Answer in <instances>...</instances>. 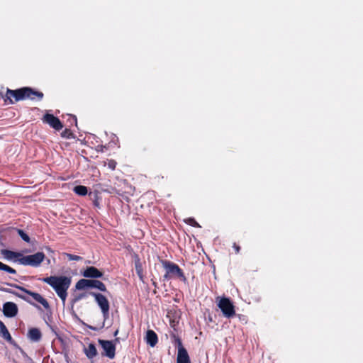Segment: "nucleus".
Masks as SVG:
<instances>
[{
  "instance_id": "obj_25",
  "label": "nucleus",
  "mask_w": 363,
  "mask_h": 363,
  "mask_svg": "<svg viewBox=\"0 0 363 363\" xmlns=\"http://www.w3.org/2000/svg\"><path fill=\"white\" fill-rule=\"evenodd\" d=\"M18 235L26 242H30V237L21 229H17Z\"/></svg>"
},
{
  "instance_id": "obj_10",
  "label": "nucleus",
  "mask_w": 363,
  "mask_h": 363,
  "mask_svg": "<svg viewBox=\"0 0 363 363\" xmlns=\"http://www.w3.org/2000/svg\"><path fill=\"white\" fill-rule=\"evenodd\" d=\"M43 123L49 124L50 127L56 130H60L63 128V125L60 120L51 113H46L43 118Z\"/></svg>"
},
{
  "instance_id": "obj_31",
  "label": "nucleus",
  "mask_w": 363,
  "mask_h": 363,
  "mask_svg": "<svg viewBox=\"0 0 363 363\" xmlns=\"http://www.w3.org/2000/svg\"><path fill=\"white\" fill-rule=\"evenodd\" d=\"M233 247L234 248L235 250V252L236 254H238L240 251V247L236 243V242H234L233 245Z\"/></svg>"
},
{
  "instance_id": "obj_18",
  "label": "nucleus",
  "mask_w": 363,
  "mask_h": 363,
  "mask_svg": "<svg viewBox=\"0 0 363 363\" xmlns=\"http://www.w3.org/2000/svg\"><path fill=\"white\" fill-rule=\"evenodd\" d=\"M0 335L8 342H11L12 340L7 328L1 320H0Z\"/></svg>"
},
{
  "instance_id": "obj_30",
  "label": "nucleus",
  "mask_w": 363,
  "mask_h": 363,
  "mask_svg": "<svg viewBox=\"0 0 363 363\" xmlns=\"http://www.w3.org/2000/svg\"><path fill=\"white\" fill-rule=\"evenodd\" d=\"M86 294H79V296H76L73 300H72V303H76L77 301H78L79 300H80L81 298H84L86 297Z\"/></svg>"
},
{
  "instance_id": "obj_20",
  "label": "nucleus",
  "mask_w": 363,
  "mask_h": 363,
  "mask_svg": "<svg viewBox=\"0 0 363 363\" xmlns=\"http://www.w3.org/2000/svg\"><path fill=\"white\" fill-rule=\"evenodd\" d=\"M74 192L79 196H85L87 194L88 189L85 186L78 185L74 188Z\"/></svg>"
},
{
  "instance_id": "obj_34",
  "label": "nucleus",
  "mask_w": 363,
  "mask_h": 363,
  "mask_svg": "<svg viewBox=\"0 0 363 363\" xmlns=\"http://www.w3.org/2000/svg\"><path fill=\"white\" fill-rule=\"evenodd\" d=\"M94 203L96 206H98L99 205V202L96 200L94 201Z\"/></svg>"
},
{
  "instance_id": "obj_13",
  "label": "nucleus",
  "mask_w": 363,
  "mask_h": 363,
  "mask_svg": "<svg viewBox=\"0 0 363 363\" xmlns=\"http://www.w3.org/2000/svg\"><path fill=\"white\" fill-rule=\"evenodd\" d=\"M145 340L147 345L153 347L158 342L157 335L154 330H148L146 333Z\"/></svg>"
},
{
  "instance_id": "obj_4",
  "label": "nucleus",
  "mask_w": 363,
  "mask_h": 363,
  "mask_svg": "<svg viewBox=\"0 0 363 363\" xmlns=\"http://www.w3.org/2000/svg\"><path fill=\"white\" fill-rule=\"evenodd\" d=\"M6 100L9 101L10 104L15 102L28 99V86L22 87L16 90L7 89L6 93Z\"/></svg>"
},
{
  "instance_id": "obj_2",
  "label": "nucleus",
  "mask_w": 363,
  "mask_h": 363,
  "mask_svg": "<svg viewBox=\"0 0 363 363\" xmlns=\"http://www.w3.org/2000/svg\"><path fill=\"white\" fill-rule=\"evenodd\" d=\"M161 263L166 271L163 277L164 279L169 280L172 278H177L184 282L186 281L187 279L183 270L179 267L178 264L169 260H162Z\"/></svg>"
},
{
  "instance_id": "obj_32",
  "label": "nucleus",
  "mask_w": 363,
  "mask_h": 363,
  "mask_svg": "<svg viewBox=\"0 0 363 363\" xmlns=\"http://www.w3.org/2000/svg\"><path fill=\"white\" fill-rule=\"evenodd\" d=\"M152 285L155 286V288H157V284L156 281H155L153 279H152Z\"/></svg>"
},
{
  "instance_id": "obj_11",
  "label": "nucleus",
  "mask_w": 363,
  "mask_h": 363,
  "mask_svg": "<svg viewBox=\"0 0 363 363\" xmlns=\"http://www.w3.org/2000/svg\"><path fill=\"white\" fill-rule=\"evenodd\" d=\"M18 311V306L13 302H6L3 305V313L5 316L12 318L17 315Z\"/></svg>"
},
{
  "instance_id": "obj_19",
  "label": "nucleus",
  "mask_w": 363,
  "mask_h": 363,
  "mask_svg": "<svg viewBox=\"0 0 363 363\" xmlns=\"http://www.w3.org/2000/svg\"><path fill=\"white\" fill-rule=\"evenodd\" d=\"M171 338L172 340V343L176 347H177L178 352L180 350H186V348L183 346L181 338L178 335H177L175 333H172L171 335Z\"/></svg>"
},
{
  "instance_id": "obj_5",
  "label": "nucleus",
  "mask_w": 363,
  "mask_h": 363,
  "mask_svg": "<svg viewBox=\"0 0 363 363\" xmlns=\"http://www.w3.org/2000/svg\"><path fill=\"white\" fill-rule=\"evenodd\" d=\"M75 288L77 290H84L89 288H95L104 292L106 291L107 290L106 285L102 281L97 279H82L77 282Z\"/></svg>"
},
{
  "instance_id": "obj_21",
  "label": "nucleus",
  "mask_w": 363,
  "mask_h": 363,
  "mask_svg": "<svg viewBox=\"0 0 363 363\" xmlns=\"http://www.w3.org/2000/svg\"><path fill=\"white\" fill-rule=\"evenodd\" d=\"M135 271H136L138 276L139 277L140 279L142 281H144L143 271V268H142L140 261L138 260V261L135 262Z\"/></svg>"
},
{
  "instance_id": "obj_1",
  "label": "nucleus",
  "mask_w": 363,
  "mask_h": 363,
  "mask_svg": "<svg viewBox=\"0 0 363 363\" xmlns=\"http://www.w3.org/2000/svg\"><path fill=\"white\" fill-rule=\"evenodd\" d=\"M39 279L49 284L65 304L67 297V290L72 283L71 277L67 276H50Z\"/></svg>"
},
{
  "instance_id": "obj_33",
  "label": "nucleus",
  "mask_w": 363,
  "mask_h": 363,
  "mask_svg": "<svg viewBox=\"0 0 363 363\" xmlns=\"http://www.w3.org/2000/svg\"><path fill=\"white\" fill-rule=\"evenodd\" d=\"M73 120L75 122V125H77V118L75 116H73Z\"/></svg>"
},
{
  "instance_id": "obj_12",
  "label": "nucleus",
  "mask_w": 363,
  "mask_h": 363,
  "mask_svg": "<svg viewBox=\"0 0 363 363\" xmlns=\"http://www.w3.org/2000/svg\"><path fill=\"white\" fill-rule=\"evenodd\" d=\"M82 275L86 278L96 279L101 278L103 276V273L96 267L91 266L87 267L84 269V271L82 272Z\"/></svg>"
},
{
  "instance_id": "obj_3",
  "label": "nucleus",
  "mask_w": 363,
  "mask_h": 363,
  "mask_svg": "<svg viewBox=\"0 0 363 363\" xmlns=\"http://www.w3.org/2000/svg\"><path fill=\"white\" fill-rule=\"evenodd\" d=\"M216 302L225 318H230L235 315V306L229 298L218 296Z\"/></svg>"
},
{
  "instance_id": "obj_6",
  "label": "nucleus",
  "mask_w": 363,
  "mask_h": 363,
  "mask_svg": "<svg viewBox=\"0 0 363 363\" xmlns=\"http://www.w3.org/2000/svg\"><path fill=\"white\" fill-rule=\"evenodd\" d=\"M45 255L42 252H36L35 254L21 256L18 261L21 264L29 265L32 267H38L43 262Z\"/></svg>"
},
{
  "instance_id": "obj_26",
  "label": "nucleus",
  "mask_w": 363,
  "mask_h": 363,
  "mask_svg": "<svg viewBox=\"0 0 363 363\" xmlns=\"http://www.w3.org/2000/svg\"><path fill=\"white\" fill-rule=\"evenodd\" d=\"M185 223L188 225L195 227V228H200V225L198 223V222L194 218H189L186 220H185Z\"/></svg>"
},
{
  "instance_id": "obj_17",
  "label": "nucleus",
  "mask_w": 363,
  "mask_h": 363,
  "mask_svg": "<svg viewBox=\"0 0 363 363\" xmlns=\"http://www.w3.org/2000/svg\"><path fill=\"white\" fill-rule=\"evenodd\" d=\"M44 94L43 92L35 90L31 87H28V99L35 100L36 98L40 101L43 99Z\"/></svg>"
},
{
  "instance_id": "obj_22",
  "label": "nucleus",
  "mask_w": 363,
  "mask_h": 363,
  "mask_svg": "<svg viewBox=\"0 0 363 363\" xmlns=\"http://www.w3.org/2000/svg\"><path fill=\"white\" fill-rule=\"evenodd\" d=\"M4 255L9 259H11L14 257H21V256H22L21 253L15 252L8 250H5L4 251Z\"/></svg>"
},
{
  "instance_id": "obj_29",
  "label": "nucleus",
  "mask_w": 363,
  "mask_h": 363,
  "mask_svg": "<svg viewBox=\"0 0 363 363\" xmlns=\"http://www.w3.org/2000/svg\"><path fill=\"white\" fill-rule=\"evenodd\" d=\"M10 293L14 294L15 296L21 298V299L26 301V302L32 304V305H34L35 306H37V305L34 304L33 303H32L28 297H26V296H23V295H21V294H19L17 292H15V291H9Z\"/></svg>"
},
{
  "instance_id": "obj_9",
  "label": "nucleus",
  "mask_w": 363,
  "mask_h": 363,
  "mask_svg": "<svg viewBox=\"0 0 363 363\" xmlns=\"http://www.w3.org/2000/svg\"><path fill=\"white\" fill-rule=\"evenodd\" d=\"M99 343L104 350L103 356L113 359L116 355V346L113 342L109 340H99Z\"/></svg>"
},
{
  "instance_id": "obj_35",
  "label": "nucleus",
  "mask_w": 363,
  "mask_h": 363,
  "mask_svg": "<svg viewBox=\"0 0 363 363\" xmlns=\"http://www.w3.org/2000/svg\"><path fill=\"white\" fill-rule=\"evenodd\" d=\"M118 333V330H116V331L115 332V333H114V335H115V336H116V335H117Z\"/></svg>"
},
{
  "instance_id": "obj_14",
  "label": "nucleus",
  "mask_w": 363,
  "mask_h": 363,
  "mask_svg": "<svg viewBox=\"0 0 363 363\" xmlns=\"http://www.w3.org/2000/svg\"><path fill=\"white\" fill-rule=\"evenodd\" d=\"M28 336L30 340L38 342L42 337V333L38 328H33L28 330Z\"/></svg>"
},
{
  "instance_id": "obj_8",
  "label": "nucleus",
  "mask_w": 363,
  "mask_h": 363,
  "mask_svg": "<svg viewBox=\"0 0 363 363\" xmlns=\"http://www.w3.org/2000/svg\"><path fill=\"white\" fill-rule=\"evenodd\" d=\"M13 286L15 287L16 289L24 292L25 294L30 296L35 301L40 303L45 308V310L50 309V306L48 301L44 297H43L40 294L30 291V290H28L21 286H19V285L14 284V285H13Z\"/></svg>"
},
{
  "instance_id": "obj_7",
  "label": "nucleus",
  "mask_w": 363,
  "mask_h": 363,
  "mask_svg": "<svg viewBox=\"0 0 363 363\" xmlns=\"http://www.w3.org/2000/svg\"><path fill=\"white\" fill-rule=\"evenodd\" d=\"M90 295L92 296L98 306L101 308L104 318L106 320L109 316L110 305L107 298L100 293L91 292Z\"/></svg>"
},
{
  "instance_id": "obj_15",
  "label": "nucleus",
  "mask_w": 363,
  "mask_h": 363,
  "mask_svg": "<svg viewBox=\"0 0 363 363\" xmlns=\"http://www.w3.org/2000/svg\"><path fill=\"white\" fill-rule=\"evenodd\" d=\"M84 353L87 358L90 359L94 358L98 354L95 345L93 343L89 344L88 346L84 348Z\"/></svg>"
},
{
  "instance_id": "obj_28",
  "label": "nucleus",
  "mask_w": 363,
  "mask_h": 363,
  "mask_svg": "<svg viewBox=\"0 0 363 363\" xmlns=\"http://www.w3.org/2000/svg\"><path fill=\"white\" fill-rule=\"evenodd\" d=\"M117 162L113 160H108L106 162H105V165H107L109 169L111 170H114L116 167Z\"/></svg>"
},
{
  "instance_id": "obj_23",
  "label": "nucleus",
  "mask_w": 363,
  "mask_h": 363,
  "mask_svg": "<svg viewBox=\"0 0 363 363\" xmlns=\"http://www.w3.org/2000/svg\"><path fill=\"white\" fill-rule=\"evenodd\" d=\"M0 270L5 271L9 274H16V270L0 262Z\"/></svg>"
},
{
  "instance_id": "obj_24",
  "label": "nucleus",
  "mask_w": 363,
  "mask_h": 363,
  "mask_svg": "<svg viewBox=\"0 0 363 363\" xmlns=\"http://www.w3.org/2000/svg\"><path fill=\"white\" fill-rule=\"evenodd\" d=\"M61 136L62 138L70 139L74 138L73 133L71 131V130L68 128H65L62 133Z\"/></svg>"
},
{
  "instance_id": "obj_27",
  "label": "nucleus",
  "mask_w": 363,
  "mask_h": 363,
  "mask_svg": "<svg viewBox=\"0 0 363 363\" xmlns=\"http://www.w3.org/2000/svg\"><path fill=\"white\" fill-rule=\"evenodd\" d=\"M69 261H79L82 259V257L79 255H75L69 253H64Z\"/></svg>"
},
{
  "instance_id": "obj_16",
  "label": "nucleus",
  "mask_w": 363,
  "mask_h": 363,
  "mask_svg": "<svg viewBox=\"0 0 363 363\" xmlns=\"http://www.w3.org/2000/svg\"><path fill=\"white\" fill-rule=\"evenodd\" d=\"M177 363H191L187 350H180L177 352Z\"/></svg>"
}]
</instances>
